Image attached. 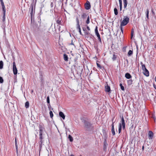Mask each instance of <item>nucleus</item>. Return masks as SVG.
Returning <instances> with one entry per match:
<instances>
[{
	"mask_svg": "<svg viewBox=\"0 0 156 156\" xmlns=\"http://www.w3.org/2000/svg\"><path fill=\"white\" fill-rule=\"evenodd\" d=\"M122 126L123 129H124L125 128V121L123 117L121 118V123H119V133H120L121 131L122 127Z\"/></svg>",
	"mask_w": 156,
	"mask_h": 156,
	"instance_id": "obj_1",
	"label": "nucleus"
},
{
	"mask_svg": "<svg viewBox=\"0 0 156 156\" xmlns=\"http://www.w3.org/2000/svg\"><path fill=\"white\" fill-rule=\"evenodd\" d=\"M129 18L128 17H126L121 22L120 26H123L126 25L129 22Z\"/></svg>",
	"mask_w": 156,
	"mask_h": 156,
	"instance_id": "obj_2",
	"label": "nucleus"
},
{
	"mask_svg": "<svg viewBox=\"0 0 156 156\" xmlns=\"http://www.w3.org/2000/svg\"><path fill=\"white\" fill-rule=\"evenodd\" d=\"M13 71L14 75H16L17 73V69L16 66V63L15 62H13Z\"/></svg>",
	"mask_w": 156,
	"mask_h": 156,
	"instance_id": "obj_3",
	"label": "nucleus"
},
{
	"mask_svg": "<svg viewBox=\"0 0 156 156\" xmlns=\"http://www.w3.org/2000/svg\"><path fill=\"white\" fill-rule=\"evenodd\" d=\"M148 136L149 139H152L153 137V133L151 131H149L148 132Z\"/></svg>",
	"mask_w": 156,
	"mask_h": 156,
	"instance_id": "obj_4",
	"label": "nucleus"
},
{
	"mask_svg": "<svg viewBox=\"0 0 156 156\" xmlns=\"http://www.w3.org/2000/svg\"><path fill=\"white\" fill-rule=\"evenodd\" d=\"M143 72L144 74L146 76H149V71L147 69L143 70Z\"/></svg>",
	"mask_w": 156,
	"mask_h": 156,
	"instance_id": "obj_5",
	"label": "nucleus"
},
{
	"mask_svg": "<svg viewBox=\"0 0 156 156\" xmlns=\"http://www.w3.org/2000/svg\"><path fill=\"white\" fill-rule=\"evenodd\" d=\"M85 8L86 9H89L90 8V5L89 2H87L85 5Z\"/></svg>",
	"mask_w": 156,
	"mask_h": 156,
	"instance_id": "obj_6",
	"label": "nucleus"
},
{
	"mask_svg": "<svg viewBox=\"0 0 156 156\" xmlns=\"http://www.w3.org/2000/svg\"><path fill=\"white\" fill-rule=\"evenodd\" d=\"M59 115L60 116L62 117L63 119H65V116L64 114L63 113V112H59Z\"/></svg>",
	"mask_w": 156,
	"mask_h": 156,
	"instance_id": "obj_7",
	"label": "nucleus"
},
{
	"mask_svg": "<svg viewBox=\"0 0 156 156\" xmlns=\"http://www.w3.org/2000/svg\"><path fill=\"white\" fill-rule=\"evenodd\" d=\"M112 135L114 136L115 135V130L114 129V125L113 124V123H112Z\"/></svg>",
	"mask_w": 156,
	"mask_h": 156,
	"instance_id": "obj_8",
	"label": "nucleus"
},
{
	"mask_svg": "<svg viewBox=\"0 0 156 156\" xmlns=\"http://www.w3.org/2000/svg\"><path fill=\"white\" fill-rule=\"evenodd\" d=\"M105 91L106 92H109L110 91V87L107 85V86H105Z\"/></svg>",
	"mask_w": 156,
	"mask_h": 156,
	"instance_id": "obj_9",
	"label": "nucleus"
},
{
	"mask_svg": "<svg viewBox=\"0 0 156 156\" xmlns=\"http://www.w3.org/2000/svg\"><path fill=\"white\" fill-rule=\"evenodd\" d=\"M125 76L127 79H129L131 78V75L128 73H126V74Z\"/></svg>",
	"mask_w": 156,
	"mask_h": 156,
	"instance_id": "obj_10",
	"label": "nucleus"
},
{
	"mask_svg": "<svg viewBox=\"0 0 156 156\" xmlns=\"http://www.w3.org/2000/svg\"><path fill=\"white\" fill-rule=\"evenodd\" d=\"M96 35H97V37H98V40L99 41L100 43H101V41L100 37V35L99 33H97L95 34Z\"/></svg>",
	"mask_w": 156,
	"mask_h": 156,
	"instance_id": "obj_11",
	"label": "nucleus"
},
{
	"mask_svg": "<svg viewBox=\"0 0 156 156\" xmlns=\"http://www.w3.org/2000/svg\"><path fill=\"white\" fill-rule=\"evenodd\" d=\"M123 2L124 3V8H126V7L127 2V0H123Z\"/></svg>",
	"mask_w": 156,
	"mask_h": 156,
	"instance_id": "obj_12",
	"label": "nucleus"
},
{
	"mask_svg": "<svg viewBox=\"0 0 156 156\" xmlns=\"http://www.w3.org/2000/svg\"><path fill=\"white\" fill-rule=\"evenodd\" d=\"M31 10L30 11V14L32 17L33 13V5H31Z\"/></svg>",
	"mask_w": 156,
	"mask_h": 156,
	"instance_id": "obj_13",
	"label": "nucleus"
},
{
	"mask_svg": "<svg viewBox=\"0 0 156 156\" xmlns=\"http://www.w3.org/2000/svg\"><path fill=\"white\" fill-rule=\"evenodd\" d=\"M83 30L84 31V33L85 35H88L90 34V33L89 32H87L86 30H85L84 28H83Z\"/></svg>",
	"mask_w": 156,
	"mask_h": 156,
	"instance_id": "obj_14",
	"label": "nucleus"
},
{
	"mask_svg": "<svg viewBox=\"0 0 156 156\" xmlns=\"http://www.w3.org/2000/svg\"><path fill=\"white\" fill-rule=\"evenodd\" d=\"M2 6V9L3 11V15H4V16H5V5H3Z\"/></svg>",
	"mask_w": 156,
	"mask_h": 156,
	"instance_id": "obj_15",
	"label": "nucleus"
},
{
	"mask_svg": "<svg viewBox=\"0 0 156 156\" xmlns=\"http://www.w3.org/2000/svg\"><path fill=\"white\" fill-rule=\"evenodd\" d=\"M146 17L147 18V19H149V10L147 9L146 10Z\"/></svg>",
	"mask_w": 156,
	"mask_h": 156,
	"instance_id": "obj_16",
	"label": "nucleus"
},
{
	"mask_svg": "<svg viewBox=\"0 0 156 156\" xmlns=\"http://www.w3.org/2000/svg\"><path fill=\"white\" fill-rule=\"evenodd\" d=\"M29 106V103L28 101H27L25 104V107L26 108H28Z\"/></svg>",
	"mask_w": 156,
	"mask_h": 156,
	"instance_id": "obj_17",
	"label": "nucleus"
},
{
	"mask_svg": "<svg viewBox=\"0 0 156 156\" xmlns=\"http://www.w3.org/2000/svg\"><path fill=\"white\" fill-rule=\"evenodd\" d=\"M133 52L132 50H130L128 53V55L129 56H130L131 55L133 54Z\"/></svg>",
	"mask_w": 156,
	"mask_h": 156,
	"instance_id": "obj_18",
	"label": "nucleus"
},
{
	"mask_svg": "<svg viewBox=\"0 0 156 156\" xmlns=\"http://www.w3.org/2000/svg\"><path fill=\"white\" fill-rule=\"evenodd\" d=\"M68 138L69 139V140L70 142H72L73 141V137L70 135H69Z\"/></svg>",
	"mask_w": 156,
	"mask_h": 156,
	"instance_id": "obj_19",
	"label": "nucleus"
},
{
	"mask_svg": "<svg viewBox=\"0 0 156 156\" xmlns=\"http://www.w3.org/2000/svg\"><path fill=\"white\" fill-rule=\"evenodd\" d=\"M3 67V62L2 61H0V69H1Z\"/></svg>",
	"mask_w": 156,
	"mask_h": 156,
	"instance_id": "obj_20",
	"label": "nucleus"
},
{
	"mask_svg": "<svg viewBox=\"0 0 156 156\" xmlns=\"http://www.w3.org/2000/svg\"><path fill=\"white\" fill-rule=\"evenodd\" d=\"M64 58L65 61H67L68 58L67 55L66 54L64 55Z\"/></svg>",
	"mask_w": 156,
	"mask_h": 156,
	"instance_id": "obj_21",
	"label": "nucleus"
},
{
	"mask_svg": "<svg viewBox=\"0 0 156 156\" xmlns=\"http://www.w3.org/2000/svg\"><path fill=\"white\" fill-rule=\"evenodd\" d=\"M114 12L115 15H117L118 14V12L117 9L116 8H115L114 9Z\"/></svg>",
	"mask_w": 156,
	"mask_h": 156,
	"instance_id": "obj_22",
	"label": "nucleus"
},
{
	"mask_svg": "<svg viewBox=\"0 0 156 156\" xmlns=\"http://www.w3.org/2000/svg\"><path fill=\"white\" fill-rule=\"evenodd\" d=\"M132 83V81L131 80H129L127 81V83L128 85H131Z\"/></svg>",
	"mask_w": 156,
	"mask_h": 156,
	"instance_id": "obj_23",
	"label": "nucleus"
},
{
	"mask_svg": "<svg viewBox=\"0 0 156 156\" xmlns=\"http://www.w3.org/2000/svg\"><path fill=\"white\" fill-rule=\"evenodd\" d=\"M77 29H78V30H79V28H80V25L79 24V20L78 19H77Z\"/></svg>",
	"mask_w": 156,
	"mask_h": 156,
	"instance_id": "obj_24",
	"label": "nucleus"
},
{
	"mask_svg": "<svg viewBox=\"0 0 156 156\" xmlns=\"http://www.w3.org/2000/svg\"><path fill=\"white\" fill-rule=\"evenodd\" d=\"M119 86L121 87V88L122 90L124 91V87L122 86V83H120Z\"/></svg>",
	"mask_w": 156,
	"mask_h": 156,
	"instance_id": "obj_25",
	"label": "nucleus"
},
{
	"mask_svg": "<svg viewBox=\"0 0 156 156\" xmlns=\"http://www.w3.org/2000/svg\"><path fill=\"white\" fill-rule=\"evenodd\" d=\"M86 23L87 24H89L90 23V18L89 16H88L87 18Z\"/></svg>",
	"mask_w": 156,
	"mask_h": 156,
	"instance_id": "obj_26",
	"label": "nucleus"
},
{
	"mask_svg": "<svg viewBox=\"0 0 156 156\" xmlns=\"http://www.w3.org/2000/svg\"><path fill=\"white\" fill-rule=\"evenodd\" d=\"M49 114L50 115V117L51 118H52L53 117V112L52 111H50V112Z\"/></svg>",
	"mask_w": 156,
	"mask_h": 156,
	"instance_id": "obj_27",
	"label": "nucleus"
},
{
	"mask_svg": "<svg viewBox=\"0 0 156 156\" xmlns=\"http://www.w3.org/2000/svg\"><path fill=\"white\" fill-rule=\"evenodd\" d=\"M119 6H120V10H121L122 9V2H119Z\"/></svg>",
	"mask_w": 156,
	"mask_h": 156,
	"instance_id": "obj_28",
	"label": "nucleus"
},
{
	"mask_svg": "<svg viewBox=\"0 0 156 156\" xmlns=\"http://www.w3.org/2000/svg\"><path fill=\"white\" fill-rule=\"evenodd\" d=\"M42 131H43V130L42 129V128H40V132H39L40 135H42Z\"/></svg>",
	"mask_w": 156,
	"mask_h": 156,
	"instance_id": "obj_29",
	"label": "nucleus"
},
{
	"mask_svg": "<svg viewBox=\"0 0 156 156\" xmlns=\"http://www.w3.org/2000/svg\"><path fill=\"white\" fill-rule=\"evenodd\" d=\"M3 82V80L2 77L0 76V83H2Z\"/></svg>",
	"mask_w": 156,
	"mask_h": 156,
	"instance_id": "obj_30",
	"label": "nucleus"
},
{
	"mask_svg": "<svg viewBox=\"0 0 156 156\" xmlns=\"http://www.w3.org/2000/svg\"><path fill=\"white\" fill-rule=\"evenodd\" d=\"M142 69L143 70H144V69H146L145 67V65H143V64L142 65Z\"/></svg>",
	"mask_w": 156,
	"mask_h": 156,
	"instance_id": "obj_31",
	"label": "nucleus"
},
{
	"mask_svg": "<svg viewBox=\"0 0 156 156\" xmlns=\"http://www.w3.org/2000/svg\"><path fill=\"white\" fill-rule=\"evenodd\" d=\"M97 66L100 69H101V65L99 64L98 63H97Z\"/></svg>",
	"mask_w": 156,
	"mask_h": 156,
	"instance_id": "obj_32",
	"label": "nucleus"
},
{
	"mask_svg": "<svg viewBox=\"0 0 156 156\" xmlns=\"http://www.w3.org/2000/svg\"><path fill=\"white\" fill-rule=\"evenodd\" d=\"M16 152L17 154H18V145L16 146Z\"/></svg>",
	"mask_w": 156,
	"mask_h": 156,
	"instance_id": "obj_33",
	"label": "nucleus"
},
{
	"mask_svg": "<svg viewBox=\"0 0 156 156\" xmlns=\"http://www.w3.org/2000/svg\"><path fill=\"white\" fill-rule=\"evenodd\" d=\"M95 34L97 33H98L97 27H96V28L95 29Z\"/></svg>",
	"mask_w": 156,
	"mask_h": 156,
	"instance_id": "obj_34",
	"label": "nucleus"
},
{
	"mask_svg": "<svg viewBox=\"0 0 156 156\" xmlns=\"http://www.w3.org/2000/svg\"><path fill=\"white\" fill-rule=\"evenodd\" d=\"M47 102L48 104L50 103L49 98V96H48L47 98Z\"/></svg>",
	"mask_w": 156,
	"mask_h": 156,
	"instance_id": "obj_35",
	"label": "nucleus"
},
{
	"mask_svg": "<svg viewBox=\"0 0 156 156\" xmlns=\"http://www.w3.org/2000/svg\"><path fill=\"white\" fill-rule=\"evenodd\" d=\"M116 58V57L115 55L114 54L113 55V57L112 58V59H113V60H115V59Z\"/></svg>",
	"mask_w": 156,
	"mask_h": 156,
	"instance_id": "obj_36",
	"label": "nucleus"
},
{
	"mask_svg": "<svg viewBox=\"0 0 156 156\" xmlns=\"http://www.w3.org/2000/svg\"><path fill=\"white\" fill-rule=\"evenodd\" d=\"M133 31L132 30L131 32V38H132L133 37Z\"/></svg>",
	"mask_w": 156,
	"mask_h": 156,
	"instance_id": "obj_37",
	"label": "nucleus"
},
{
	"mask_svg": "<svg viewBox=\"0 0 156 156\" xmlns=\"http://www.w3.org/2000/svg\"><path fill=\"white\" fill-rule=\"evenodd\" d=\"M40 138L41 140L40 141V142H41V143H42V135H40Z\"/></svg>",
	"mask_w": 156,
	"mask_h": 156,
	"instance_id": "obj_38",
	"label": "nucleus"
},
{
	"mask_svg": "<svg viewBox=\"0 0 156 156\" xmlns=\"http://www.w3.org/2000/svg\"><path fill=\"white\" fill-rule=\"evenodd\" d=\"M15 146L17 145V142L16 138H15Z\"/></svg>",
	"mask_w": 156,
	"mask_h": 156,
	"instance_id": "obj_39",
	"label": "nucleus"
},
{
	"mask_svg": "<svg viewBox=\"0 0 156 156\" xmlns=\"http://www.w3.org/2000/svg\"><path fill=\"white\" fill-rule=\"evenodd\" d=\"M0 1H1V4H2V6L3 5H4V2H3V0H0Z\"/></svg>",
	"mask_w": 156,
	"mask_h": 156,
	"instance_id": "obj_40",
	"label": "nucleus"
},
{
	"mask_svg": "<svg viewBox=\"0 0 156 156\" xmlns=\"http://www.w3.org/2000/svg\"><path fill=\"white\" fill-rule=\"evenodd\" d=\"M122 26H120V28H121V30L122 32V33H123V29H122Z\"/></svg>",
	"mask_w": 156,
	"mask_h": 156,
	"instance_id": "obj_41",
	"label": "nucleus"
},
{
	"mask_svg": "<svg viewBox=\"0 0 156 156\" xmlns=\"http://www.w3.org/2000/svg\"><path fill=\"white\" fill-rule=\"evenodd\" d=\"M87 29L89 30V31H90V28H89V27L87 26Z\"/></svg>",
	"mask_w": 156,
	"mask_h": 156,
	"instance_id": "obj_42",
	"label": "nucleus"
},
{
	"mask_svg": "<svg viewBox=\"0 0 156 156\" xmlns=\"http://www.w3.org/2000/svg\"><path fill=\"white\" fill-rule=\"evenodd\" d=\"M79 32L80 34H81V29L80 28H79Z\"/></svg>",
	"mask_w": 156,
	"mask_h": 156,
	"instance_id": "obj_43",
	"label": "nucleus"
},
{
	"mask_svg": "<svg viewBox=\"0 0 156 156\" xmlns=\"http://www.w3.org/2000/svg\"><path fill=\"white\" fill-rule=\"evenodd\" d=\"M5 16H4V15L3 16V21H4L5 20Z\"/></svg>",
	"mask_w": 156,
	"mask_h": 156,
	"instance_id": "obj_44",
	"label": "nucleus"
},
{
	"mask_svg": "<svg viewBox=\"0 0 156 156\" xmlns=\"http://www.w3.org/2000/svg\"><path fill=\"white\" fill-rule=\"evenodd\" d=\"M57 23H59L60 22V21H59L58 20H57Z\"/></svg>",
	"mask_w": 156,
	"mask_h": 156,
	"instance_id": "obj_45",
	"label": "nucleus"
},
{
	"mask_svg": "<svg viewBox=\"0 0 156 156\" xmlns=\"http://www.w3.org/2000/svg\"><path fill=\"white\" fill-rule=\"evenodd\" d=\"M153 118L154 119V120L155 121V117H153Z\"/></svg>",
	"mask_w": 156,
	"mask_h": 156,
	"instance_id": "obj_46",
	"label": "nucleus"
},
{
	"mask_svg": "<svg viewBox=\"0 0 156 156\" xmlns=\"http://www.w3.org/2000/svg\"><path fill=\"white\" fill-rule=\"evenodd\" d=\"M71 45H74L73 44V43L72 42L71 43Z\"/></svg>",
	"mask_w": 156,
	"mask_h": 156,
	"instance_id": "obj_47",
	"label": "nucleus"
},
{
	"mask_svg": "<svg viewBox=\"0 0 156 156\" xmlns=\"http://www.w3.org/2000/svg\"><path fill=\"white\" fill-rule=\"evenodd\" d=\"M119 2H122V0H119Z\"/></svg>",
	"mask_w": 156,
	"mask_h": 156,
	"instance_id": "obj_48",
	"label": "nucleus"
},
{
	"mask_svg": "<svg viewBox=\"0 0 156 156\" xmlns=\"http://www.w3.org/2000/svg\"><path fill=\"white\" fill-rule=\"evenodd\" d=\"M70 156H74V155H73V154H71V155Z\"/></svg>",
	"mask_w": 156,
	"mask_h": 156,
	"instance_id": "obj_49",
	"label": "nucleus"
},
{
	"mask_svg": "<svg viewBox=\"0 0 156 156\" xmlns=\"http://www.w3.org/2000/svg\"><path fill=\"white\" fill-rule=\"evenodd\" d=\"M144 148V147L143 146V147H142V149L143 150Z\"/></svg>",
	"mask_w": 156,
	"mask_h": 156,
	"instance_id": "obj_50",
	"label": "nucleus"
}]
</instances>
